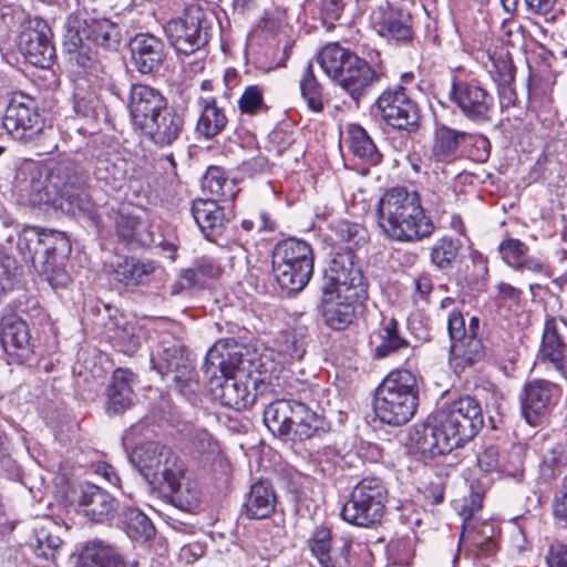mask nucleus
I'll list each match as a JSON object with an SVG mask.
<instances>
[{"label": "nucleus", "mask_w": 567, "mask_h": 567, "mask_svg": "<svg viewBox=\"0 0 567 567\" xmlns=\"http://www.w3.org/2000/svg\"><path fill=\"white\" fill-rule=\"evenodd\" d=\"M483 423L480 402L468 395L461 396L425 422L415 425L410 433V441L422 455L434 457L450 453L472 440Z\"/></svg>", "instance_id": "nucleus-1"}, {"label": "nucleus", "mask_w": 567, "mask_h": 567, "mask_svg": "<svg viewBox=\"0 0 567 567\" xmlns=\"http://www.w3.org/2000/svg\"><path fill=\"white\" fill-rule=\"evenodd\" d=\"M378 225L391 239L408 243L430 236L434 225L425 216L417 192L404 187L388 189L379 199Z\"/></svg>", "instance_id": "nucleus-2"}, {"label": "nucleus", "mask_w": 567, "mask_h": 567, "mask_svg": "<svg viewBox=\"0 0 567 567\" xmlns=\"http://www.w3.org/2000/svg\"><path fill=\"white\" fill-rule=\"evenodd\" d=\"M245 362H251L244 357L237 344L216 342L207 352L204 370L209 378L215 399L225 406L244 410L255 401L248 386L230 375L235 370H246Z\"/></svg>", "instance_id": "nucleus-3"}, {"label": "nucleus", "mask_w": 567, "mask_h": 567, "mask_svg": "<svg viewBox=\"0 0 567 567\" xmlns=\"http://www.w3.org/2000/svg\"><path fill=\"white\" fill-rule=\"evenodd\" d=\"M419 389L415 375L409 370L390 372L377 388L374 412L389 425H403L416 412Z\"/></svg>", "instance_id": "nucleus-4"}, {"label": "nucleus", "mask_w": 567, "mask_h": 567, "mask_svg": "<svg viewBox=\"0 0 567 567\" xmlns=\"http://www.w3.org/2000/svg\"><path fill=\"white\" fill-rule=\"evenodd\" d=\"M272 270L278 285L289 292L302 290L313 272V255L308 243L288 238L278 243L272 255Z\"/></svg>", "instance_id": "nucleus-5"}, {"label": "nucleus", "mask_w": 567, "mask_h": 567, "mask_svg": "<svg viewBox=\"0 0 567 567\" xmlns=\"http://www.w3.org/2000/svg\"><path fill=\"white\" fill-rule=\"evenodd\" d=\"M215 22L213 11L193 3L184 9L182 16L166 23L165 33L178 53L189 55L209 42Z\"/></svg>", "instance_id": "nucleus-6"}, {"label": "nucleus", "mask_w": 567, "mask_h": 567, "mask_svg": "<svg viewBox=\"0 0 567 567\" xmlns=\"http://www.w3.org/2000/svg\"><path fill=\"white\" fill-rule=\"evenodd\" d=\"M264 422L275 434H293L298 440L312 437L323 427L322 417L308 405L299 401L276 400L264 411Z\"/></svg>", "instance_id": "nucleus-7"}, {"label": "nucleus", "mask_w": 567, "mask_h": 567, "mask_svg": "<svg viewBox=\"0 0 567 567\" xmlns=\"http://www.w3.org/2000/svg\"><path fill=\"white\" fill-rule=\"evenodd\" d=\"M133 462L154 488L169 491L186 475L184 462L169 447L148 443L133 452Z\"/></svg>", "instance_id": "nucleus-8"}, {"label": "nucleus", "mask_w": 567, "mask_h": 567, "mask_svg": "<svg viewBox=\"0 0 567 567\" xmlns=\"http://www.w3.org/2000/svg\"><path fill=\"white\" fill-rule=\"evenodd\" d=\"M388 491L380 478L365 477L352 489L341 508V517L359 527L380 523L385 512Z\"/></svg>", "instance_id": "nucleus-9"}, {"label": "nucleus", "mask_w": 567, "mask_h": 567, "mask_svg": "<svg viewBox=\"0 0 567 567\" xmlns=\"http://www.w3.org/2000/svg\"><path fill=\"white\" fill-rule=\"evenodd\" d=\"M19 248L34 267L38 264L65 262L71 252V243L63 231L28 227L19 238Z\"/></svg>", "instance_id": "nucleus-10"}, {"label": "nucleus", "mask_w": 567, "mask_h": 567, "mask_svg": "<svg viewBox=\"0 0 567 567\" xmlns=\"http://www.w3.org/2000/svg\"><path fill=\"white\" fill-rule=\"evenodd\" d=\"M31 205H51L63 210L74 213L75 209L93 216L94 209L90 195L70 179L61 186L52 184L51 179H30Z\"/></svg>", "instance_id": "nucleus-11"}, {"label": "nucleus", "mask_w": 567, "mask_h": 567, "mask_svg": "<svg viewBox=\"0 0 567 567\" xmlns=\"http://www.w3.org/2000/svg\"><path fill=\"white\" fill-rule=\"evenodd\" d=\"M374 107L381 118L393 128L411 133L420 127V109L400 84L384 90Z\"/></svg>", "instance_id": "nucleus-12"}, {"label": "nucleus", "mask_w": 567, "mask_h": 567, "mask_svg": "<svg viewBox=\"0 0 567 567\" xmlns=\"http://www.w3.org/2000/svg\"><path fill=\"white\" fill-rule=\"evenodd\" d=\"M466 136L465 132L450 128L443 124L435 127L430 157L432 174L451 177H463L466 174L464 164L467 161L457 156L458 146Z\"/></svg>", "instance_id": "nucleus-13"}, {"label": "nucleus", "mask_w": 567, "mask_h": 567, "mask_svg": "<svg viewBox=\"0 0 567 567\" xmlns=\"http://www.w3.org/2000/svg\"><path fill=\"white\" fill-rule=\"evenodd\" d=\"M151 362L162 377L173 375V381L181 393L189 394L197 391L198 381L194 365L182 344L173 342L165 346L163 343L152 355Z\"/></svg>", "instance_id": "nucleus-14"}, {"label": "nucleus", "mask_w": 567, "mask_h": 567, "mask_svg": "<svg viewBox=\"0 0 567 567\" xmlns=\"http://www.w3.org/2000/svg\"><path fill=\"white\" fill-rule=\"evenodd\" d=\"M52 31L42 18H29L22 24L18 47L25 60L38 68H50L55 59Z\"/></svg>", "instance_id": "nucleus-15"}, {"label": "nucleus", "mask_w": 567, "mask_h": 567, "mask_svg": "<svg viewBox=\"0 0 567 567\" xmlns=\"http://www.w3.org/2000/svg\"><path fill=\"white\" fill-rule=\"evenodd\" d=\"M3 126L16 140H33L43 128L35 101L23 93L14 94L6 110Z\"/></svg>", "instance_id": "nucleus-16"}, {"label": "nucleus", "mask_w": 567, "mask_h": 567, "mask_svg": "<svg viewBox=\"0 0 567 567\" xmlns=\"http://www.w3.org/2000/svg\"><path fill=\"white\" fill-rule=\"evenodd\" d=\"M450 96L466 118L474 122H484L491 118L494 99L478 83L454 81L451 86Z\"/></svg>", "instance_id": "nucleus-17"}, {"label": "nucleus", "mask_w": 567, "mask_h": 567, "mask_svg": "<svg viewBox=\"0 0 567 567\" xmlns=\"http://www.w3.org/2000/svg\"><path fill=\"white\" fill-rule=\"evenodd\" d=\"M357 292H342L323 287L319 311L324 323L334 330L349 327L355 317Z\"/></svg>", "instance_id": "nucleus-18"}, {"label": "nucleus", "mask_w": 567, "mask_h": 567, "mask_svg": "<svg viewBox=\"0 0 567 567\" xmlns=\"http://www.w3.org/2000/svg\"><path fill=\"white\" fill-rule=\"evenodd\" d=\"M372 21L377 32L395 43L405 44L412 41L413 31L411 16L384 1L372 12Z\"/></svg>", "instance_id": "nucleus-19"}, {"label": "nucleus", "mask_w": 567, "mask_h": 567, "mask_svg": "<svg viewBox=\"0 0 567 567\" xmlns=\"http://www.w3.org/2000/svg\"><path fill=\"white\" fill-rule=\"evenodd\" d=\"M133 63L141 74L157 73L166 60L164 41L151 33H138L130 41Z\"/></svg>", "instance_id": "nucleus-20"}, {"label": "nucleus", "mask_w": 567, "mask_h": 567, "mask_svg": "<svg viewBox=\"0 0 567 567\" xmlns=\"http://www.w3.org/2000/svg\"><path fill=\"white\" fill-rule=\"evenodd\" d=\"M324 287L331 290L355 292L363 285V275L354 261L353 252H336L324 270Z\"/></svg>", "instance_id": "nucleus-21"}, {"label": "nucleus", "mask_w": 567, "mask_h": 567, "mask_svg": "<svg viewBox=\"0 0 567 567\" xmlns=\"http://www.w3.org/2000/svg\"><path fill=\"white\" fill-rule=\"evenodd\" d=\"M0 342L10 357L19 362L24 361L33 352L28 323L14 313L3 316L0 322Z\"/></svg>", "instance_id": "nucleus-22"}, {"label": "nucleus", "mask_w": 567, "mask_h": 567, "mask_svg": "<svg viewBox=\"0 0 567 567\" xmlns=\"http://www.w3.org/2000/svg\"><path fill=\"white\" fill-rule=\"evenodd\" d=\"M76 502L83 515L94 523H105L116 512L115 498L92 483H84L80 486Z\"/></svg>", "instance_id": "nucleus-23"}, {"label": "nucleus", "mask_w": 567, "mask_h": 567, "mask_svg": "<svg viewBox=\"0 0 567 567\" xmlns=\"http://www.w3.org/2000/svg\"><path fill=\"white\" fill-rule=\"evenodd\" d=\"M136 375L128 369L117 368L113 371L106 389V412L121 414L130 409L135 400L134 386Z\"/></svg>", "instance_id": "nucleus-24"}, {"label": "nucleus", "mask_w": 567, "mask_h": 567, "mask_svg": "<svg viewBox=\"0 0 567 567\" xmlns=\"http://www.w3.org/2000/svg\"><path fill=\"white\" fill-rule=\"evenodd\" d=\"M553 384L545 380H533L525 384L522 395V415L530 426L538 425L539 419L548 412Z\"/></svg>", "instance_id": "nucleus-25"}, {"label": "nucleus", "mask_w": 567, "mask_h": 567, "mask_svg": "<svg viewBox=\"0 0 567 567\" xmlns=\"http://www.w3.org/2000/svg\"><path fill=\"white\" fill-rule=\"evenodd\" d=\"M567 323L563 319L548 318L545 321L540 353L547 359L556 371L565 375V352Z\"/></svg>", "instance_id": "nucleus-26"}, {"label": "nucleus", "mask_w": 567, "mask_h": 567, "mask_svg": "<svg viewBox=\"0 0 567 567\" xmlns=\"http://www.w3.org/2000/svg\"><path fill=\"white\" fill-rule=\"evenodd\" d=\"M192 215L200 231L210 241H216L228 223L224 209L212 198L194 199Z\"/></svg>", "instance_id": "nucleus-27"}, {"label": "nucleus", "mask_w": 567, "mask_h": 567, "mask_svg": "<svg viewBox=\"0 0 567 567\" xmlns=\"http://www.w3.org/2000/svg\"><path fill=\"white\" fill-rule=\"evenodd\" d=\"M137 207H122L115 219L117 235L127 243H136L141 246H150L154 243L150 225L144 220Z\"/></svg>", "instance_id": "nucleus-28"}, {"label": "nucleus", "mask_w": 567, "mask_h": 567, "mask_svg": "<svg viewBox=\"0 0 567 567\" xmlns=\"http://www.w3.org/2000/svg\"><path fill=\"white\" fill-rule=\"evenodd\" d=\"M451 360L456 367L465 368L481 361L485 348L480 336V319L475 316L468 321V334L451 343Z\"/></svg>", "instance_id": "nucleus-29"}, {"label": "nucleus", "mask_w": 567, "mask_h": 567, "mask_svg": "<svg viewBox=\"0 0 567 567\" xmlns=\"http://www.w3.org/2000/svg\"><path fill=\"white\" fill-rule=\"evenodd\" d=\"M344 74L337 82L344 92L355 102L368 92L374 82L379 80V75L372 66L363 59L352 60Z\"/></svg>", "instance_id": "nucleus-30"}, {"label": "nucleus", "mask_w": 567, "mask_h": 567, "mask_svg": "<svg viewBox=\"0 0 567 567\" xmlns=\"http://www.w3.org/2000/svg\"><path fill=\"white\" fill-rule=\"evenodd\" d=\"M277 495L267 481H258L250 486L244 503V513L250 519L269 518L276 511Z\"/></svg>", "instance_id": "nucleus-31"}, {"label": "nucleus", "mask_w": 567, "mask_h": 567, "mask_svg": "<svg viewBox=\"0 0 567 567\" xmlns=\"http://www.w3.org/2000/svg\"><path fill=\"white\" fill-rule=\"evenodd\" d=\"M184 130V117L174 107L164 111L162 117L143 131L154 144L158 146L172 145L179 138Z\"/></svg>", "instance_id": "nucleus-32"}, {"label": "nucleus", "mask_w": 567, "mask_h": 567, "mask_svg": "<svg viewBox=\"0 0 567 567\" xmlns=\"http://www.w3.org/2000/svg\"><path fill=\"white\" fill-rule=\"evenodd\" d=\"M200 115L196 123L195 132L199 137L212 140L219 135L228 124V117L223 107L217 105L215 99L198 100Z\"/></svg>", "instance_id": "nucleus-33"}, {"label": "nucleus", "mask_w": 567, "mask_h": 567, "mask_svg": "<svg viewBox=\"0 0 567 567\" xmlns=\"http://www.w3.org/2000/svg\"><path fill=\"white\" fill-rule=\"evenodd\" d=\"M309 546L321 567H338L341 560L344 563L348 560L350 544L343 542L339 548V556H337L331 547V533L326 527L317 528L313 532Z\"/></svg>", "instance_id": "nucleus-34"}, {"label": "nucleus", "mask_w": 567, "mask_h": 567, "mask_svg": "<svg viewBox=\"0 0 567 567\" xmlns=\"http://www.w3.org/2000/svg\"><path fill=\"white\" fill-rule=\"evenodd\" d=\"M359 56L338 43H329L318 54V62L324 73L338 82L352 60Z\"/></svg>", "instance_id": "nucleus-35"}, {"label": "nucleus", "mask_w": 567, "mask_h": 567, "mask_svg": "<svg viewBox=\"0 0 567 567\" xmlns=\"http://www.w3.org/2000/svg\"><path fill=\"white\" fill-rule=\"evenodd\" d=\"M93 18L85 12H72L64 22L63 48L66 52H75L84 49L89 42L91 21Z\"/></svg>", "instance_id": "nucleus-36"}, {"label": "nucleus", "mask_w": 567, "mask_h": 567, "mask_svg": "<svg viewBox=\"0 0 567 567\" xmlns=\"http://www.w3.org/2000/svg\"><path fill=\"white\" fill-rule=\"evenodd\" d=\"M115 279L124 285H141L155 271L152 262H142L133 257H117L111 265Z\"/></svg>", "instance_id": "nucleus-37"}, {"label": "nucleus", "mask_w": 567, "mask_h": 567, "mask_svg": "<svg viewBox=\"0 0 567 567\" xmlns=\"http://www.w3.org/2000/svg\"><path fill=\"white\" fill-rule=\"evenodd\" d=\"M113 346L121 352L132 355L146 338L144 327L135 319L116 321L112 334Z\"/></svg>", "instance_id": "nucleus-38"}, {"label": "nucleus", "mask_w": 567, "mask_h": 567, "mask_svg": "<svg viewBox=\"0 0 567 567\" xmlns=\"http://www.w3.org/2000/svg\"><path fill=\"white\" fill-rule=\"evenodd\" d=\"M380 343L375 347V355L385 358L410 347V341L400 329L394 318H384L379 330Z\"/></svg>", "instance_id": "nucleus-39"}, {"label": "nucleus", "mask_w": 567, "mask_h": 567, "mask_svg": "<svg viewBox=\"0 0 567 567\" xmlns=\"http://www.w3.org/2000/svg\"><path fill=\"white\" fill-rule=\"evenodd\" d=\"M164 95L155 87L146 84H132L128 97V110L132 122L142 118L146 111L153 106L159 105L158 102L164 100Z\"/></svg>", "instance_id": "nucleus-40"}, {"label": "nucleus", "mask_w": 567, "mask_h": 567, "mask_svg": "<svg viewBox=\"0 0 567 567\" xmlns=\"http://www.w3.org/2000/svg\"><path fill=\"white\" fill-rule=\"evenodd\" d=\"M336 243L343 252H353L368 241V230L364 226L349 220H339L333 226Z\"/></svg>", "instance_id": "nucleus-41"}, {"label": "nucleus", "mask_w": 567, "mask_h": 567, "mask_svg": "<svg viewBox=\"0 0 567 567\" xmlns=\"http://www.w3.org/2000/svg\"><path fill=\"white\" fill-rule=\"evenodd\" d=\"M348 134L349 147L354 156L365 161L372 166L380 163L382 155L363 127L360 125H351Z\"/></svg>", "instance_id": "nucleus-42"}, {"label": "nucleus", "mask_w": 567, "mask_h": 567, "mask_svg": "<svg viewBox=\"0 0 567 567\" xmlns=\"http://www.w3.org/2000/svg\"><path fill=\"white\" fill-rule=\"evenodd\" d=\"M169 502L181 511L192 512L199 506L200 489L196 481L184 476L169 491Z\"/></svg>", "instance_id": "nucleus-43"}, {"label": "nucleus", "mask_w": 567, "mask_h": 567, "mask_svg": "<svg viewBox=\"0 0 567 567\" xmlns=\"http://www.w3.org/2000/svg\"><path fill=\"white\" fill-rule=\"evenodd\" d=\"M117 549L101 539L86 542L79 558V567H106Z\"/></svg>", "instance_id": "nucleus-44"}, {"label": "nucleus", "mask_w": 567, "mask_h": 567, "mask_svg": "<svg viewBox=\"0 0 567 567\" xmlns=\"http://www.w3.org/2000/svg\"><path fill=\"white\" fill-rule=\"evenodd\" d=\"M121 41L120 27L109 19L93 18L89 42L106 50H116Z\"/></svg>", "instance_id": "nucleus-45"}, {"label": "nucleus", "mask_w": 567, "mask_h": 567, "mask_svg": "<svg viewBox=\"0 0 567 567\" xmlns=\"http://www.w3.org/2000/svg\"><path fill=\"white\" fill-rule=\"evenodd\" d=\"M133 171V163L117 154H105L96 157L93 174L95 177H132Z\"/></svg>", "instance_id": "nucleus-46"}, {"label": "nucleus", "mask_w": 567, "mask_h": 567, "mask_svg": "<svg viewBox=\"0 0 567 567\" xmlns=\"http://www.w3.org/2000/svg\"><path fill=\"white\" fill-rule=\"evenodd\" d=\"M21 173L31 177H70L69 164L53 157L40 162L27 159L21 167Z\"/></svg>", "instance_id": "nucleus-47"}, {"label": "nucleus", "mask_w": 567, "mask_h": 567, "mask_svg": "<svg viewBox=\"0 0 567 567\" xmlns=\"http://www.w3.org/2000/svg\"><path fill=\"white\" fill-rule=\"evenodd\" d=\"M462 248L458 239L442 237L435 241L431 249V261L440 269L452 266Z\"/></svg>", "instance_id": "nucleus-48"}, {"label": "nucleus", "mask_w": 567, "mask_h": 567, "mask_svg": "<svg viewBox=\"0 0 567 567\" xmlns=\"http://www.w3.org/2000/svg\"><path fill=\"white\" fill-rule=\"evenodd\" d=\"M123 524L131 538L147 539L154 534L152 522L137 508H127L124 511Z\"/></svg>", "instance_id": "nucleus-49"}, {"label": "nucleus", "mask_w": 567, "mask_h": 567, "mask_svg": "<svg viewBox=\"0 0 567 567\" xmlns=\"http://www.w3.org/2000/svg\"><path fill=\"white\" fill-rule=\"evenodd\" d=\"M300 91L309 109L315 112H321L323 110L321 85L315 76L311 62L306 66L302 79L300 80Z\"/></svg>", "instance_id": "nucleus-50"}, {"label": "nucleus", "mask_w": 567, "mask_h": 567, "mask_svg": "<svg viewBox=\"0 0 567 567\" xmlns=\"http://www.w3.org/2000/svg\"><path fill=\"white\" fill-rule=\"evenodd\" d=\"M200 188L206 198L218 200H231L238 193L236 179H202Z\"/></svg>", "instance_id": "nucleus-51"}, {"label": "nucleus", "mask_w": 567, "mask_h": 567, "mask_svg": "<svg viewBox=\"0 0 567 567\" xmlns=\"http://www.w3.org/2000/svg\"><path fill=\"white\" fill-rule=\"evenodd\" d=\"M238 107L241 114L251 116L268 110L264 101L262 87L259 85L247 86L238 101Z\"/></svg>", "instance_id": "nucleus-52"}, {"label": "nucleus", "mask_w": 567, "mask_h": 567, "mask_svg": "<svg viewBox=\"0 0 567 567\" xmlns=\"http://www.w3.org/2000/svg\"><path fill=\"white\" fill-rule=\"evenodd\" d=\"M56 526L50 519H45L41 525L35 527L34 535L37 546L41 550V555L48 556L49 550L59 548L62 544L61 538L55 534Z\"/></svg>", "instance_id": "nucleus-53"}, {"label": "nucleus", "mask_w": 567, "mask_h": 567, "mask_svg": "<svg viewBox=\"0 0 567 567\" xmlns=\"http://www.w3.org/2000/svg\"><path fill=\"white\" fill-rule=\"evenodd\" d=\"M74 111L79 116L90 122H96L104 114V106L93 94L75 95Z\"/></svg>", "instance_id": "nucleus-54"}, {"label": "nucleus", "mask_w": 567, "mask_h": 567, "mask_svg": "<svg viewBox=\"0 0 567 567\" xmlns=\"http://www.w3.org/2000/svg\"><path fill=\"white\" fill-rule=\"evenodd\" d=\"M499 252L503 260L511 267L516 265L526 256L528 247L517 238H505L499 243Z\"/></svg>", "instance_id": "nucleus-55"}, {"label": "nucleus", "mask_w": 567, "mask_h": 567, "mask_svg": "<svg viewBox=\"0 0 567 567\" xmlns=\"http://www.w3.org/2000/svg\"><path fill=\"white\" fill-rule=\"evenodd\" d=\"M63 266L64 262H54V265L48 262L38 264L37 268L53 289H60L65 288L70 281Z\"/></svg>", "instance_id": "nucleus-56"}, {"label": "nucleus", "mask_w": 567, "mask_h": 567, "mask_svg": "<svg viewBox=\"0 0 567 567\" xmlns=\"http://www.w3.org/2000/svg\"><path fill=\"white\" fill-rule=\"evenodd\" d=\"M477 464L484 472H498L514 476L515 472L506 470L499 463V453L495 446L486 447L477 457Z\"/></svg>", "instance_id": "nucleus-57"}, {"label": "nucleus", "mask_w": 567, "mask_h": 567, "mask_svg": "<svg viewBox=\"0 0 567 567\" xmlns=\"http://www.w3.org/2000/svg\"><path fill=\"white\" fill-rule=\"evenodd\" d=\"M551 509L555 522L567 528V475L564 476L559 489L554 495Z\"/></svg>", "instance_id": "nucleus-58"}, {"label": "nucleus", "mask_w": 567, "mask_h": 567, "mask_svg": "<svg viewBox=\"0 0 567 567\" xmlns=\"http://www.w3.org/2000/svg\"><path fill=\"white\" fill-rule=\"evenodd\" d=\"M489 73L498 85L506 86L514 80V65L507 58L493 59Z\"/></svg>", "instance_id": "nucleus-59"}, {"label": "nucleus", "mask_w": 567, "mask_h": 567, "mask_svg": "<svg viewBox=\"0 0 567 567\" xmlns=\"http://www.w3.org/2000/svg\"><path fill=\"white\" fill-rule=\"evenodd\" d=\"M447 330L452 343L468 334V324H465L464 317L460 311H452L449 315Z\"/></svg>", "instance_id": "nucleus-60"}, {"label": "nucleus", "mask_w": 567, "mask_h": 567, "mask_svg": "<svg viewBox=\"0 0 567 567\" xmlns=\"http://www.w3.org/2000/svg\"><path fill=\"white\" fill-rule=\"evenodd\" d=\"M158 104L159 105L153 106L150 111H146V114L143 115L142 118L136 120L133 124L143 132L151 125L152 122L155 123V120L162 117L164 111H168L171 109L166 97L158 102Z\"/></svg>", "instance_id": "nucleus-61"}, {"label": "nucleus", "mask_w": 567, "mask_h": 567, "mask_svg": "<svg viewBox=\"0 0 567 567\" xmlns=\"http://www.w3.org/2000/svg\"><path fill=\"white\" fill-rule=\"evenodd\" d=\"M548 567H567V545L553 544L546 555Z\"/></svg>", "instance_id": "nucleus-62"}, {"label": "nucleus", "mask_w": 567, "mask_h": 567, "mask_svg": "<svg viewBox=\"0 0 567 567\" xmlns=\"http://www.w3.org/2000/svg\"><path fill=\"white\" fill-rule=\"evenodd\" d=\"M344 1L343 0H320V11L326 20L330 22L337 21L340 19L343 10H344Z\"/></svg>", "instance_id": "nucleus-63"}, {"label": "nucleus", "mask_w": 567, "mask_h": 567, "mask_svg": "<svg viewBox=\"0 0 567 567\" xmlns=\"http://www.w3.org/2000/svg\"><path fill=\"white\" fill-rule=\"evenodd\" d=\"M204 554L205 546L202 543L195 542L184 545L178 553V558L185 564H193Z\"/></svg>", "instance_id": "nucleus-64"}]
</instances>
